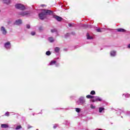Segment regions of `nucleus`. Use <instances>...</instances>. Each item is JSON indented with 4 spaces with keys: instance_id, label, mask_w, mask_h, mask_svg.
<instances>
[{
    "instance_id": "nucleus-1",
    "label": "nucleus",
    "mask_w": 130,
    "mask_h": 130,
    "mask_svg": "<svg viewBox=\"0 0 130 130\" xmlns=\"http://www.w3.org/2000/svg\"><path fill=\"white\" fill-rule=\"evenodd\" d=\"M52 11L49 10H42V13L39 14V18L41 20L45 19L46 15H51Z\"/></svg>"
},
{
    "instance_id": "nucleus-2",
    "label": "nucleus",
    "mask_w": 130,
    "mask_h": 130,
    "mask_svg": "<svg viewBox=\"0 0 130 130\" xmlns=\"http://www.w3.org/2000/svg\"><path fill=\"white\" fill-rule=\"evenodd\" d=\"M85 102L86 100L85 98L83 96H81L77 101L76 103L78 105H83Z\"/></svg>"
},
{
    "instance_id": "nucleus-3",
    "label": "nucleus",
    "mask_w": 130,
    "mask_h": 130,
    "mask_svg": "<svg viewBox=\"0 0 130 130\" xmlns=\"http://www.w3.org/2000/svg\"><path fill=\"white\" fill-rule=\"evenodd\" d=\"M15 8L18 9L19 10H24L25 6L23 4H17L15 5Z\"/></svg>"
},
{
    "instance_id": "nucleus-4",
    "label": "nucleus",
    "mask_w": 130,
    "mask_h": 130,
    "mask_svg": "<svg viewBox=\"0 0 130 130\" xmlns=\"http://www.w3.org/2000/svg\"><path fill=\"white\" fill-rule=\"evenodd\" d=\"M19 15H20V16H22L23 17L25 16L26 17H29V16H30V12L29 11L21 12L19 13Z\"/></svg>"
},
{
    "instance_id": "nucleus-5",
    "label": "nucleus",
    "mask_w": 130,
    "mask_h": 130,
    "mask_svg": "<svg viewBox=\"0 0 130 130\" xmlns=\"http://www.w3.org/2000/svg\"><path fill=\"white\" fill-rule=\"evenodd\" d=\"M1 31L3 35H6L8 34V31H7V29L4 26H2L1 28Z\"/></svg>"
},
{
    "instance_id": "nucleus-6",
    "label": "nucleus",
    "mask_w": 130,
    "mask_h": 130,
    "mask_svg": "<svg viewBox=\"0 0 130 130\" xmlns=\"http://www.w3.org/2000/svg\"><path fill=\"white\" fill-rule=\"evenodd\" d=\"M4 46L6 49H11V43H10V42L5 43Z\"/></svg>"
},
{
    "instance_id": "nucleus-7",
    "label": "nucleus",
    "mask_w": 130,
    "mask_h": 130,
    "mask_svg": "<svg viewBox=\"0 0 130 130\" xmlns=\"http://www.w3.org/2000/svg\"><path fill=\"white\" fill-rule=\"evenodd\" d=\"M94 99L92 100V102H96V101H102V99L100 98L99 96H94Z\"/></svg>"
},
{
    "instance_id": "nucleus-8",
    "label": "nucleus",
    "mask_w": 130,
    "mask_h": 130,
    "mask_svg": "<svg viewBox=\"0 0 130 130\" xmlns=\"http://www.w3.org/2000/svg\"><path fill=\"white\" fill-rule=\"evenodd\" d=\"M14 24H15V25H21V24H22V20L18 19V20L15 21Z\"/></svg>"
},
{
    "instance_id": "nucleus-9",
    "label": "nucleus",
    "mask_w": 130,
    "mask_h": 130,
    "mask_svg": "<svg viewBox=\"0 0 130 130\" xmlns=\"http://www.w3.org/2000/svg\"><path fill=\"white\" fill-rule=\"evenodd\" d=\"M54 18L57 20V21H60L62 20V18L58 16H54Z\"/></svg>"
},
{
    "instance_id": "nucleus-10",
    "label": "nucleus",
    "mask_w": 130,
    "mask_h": 130,
    "mask_svg": "<svg viewBox=\"0 0 130 130\" xmlns=\"http://www.w3.org/2000/svg\"><path fill=\"white\" fill-rule=\"evenodd\" d=\"M111 56H115L116 55V52L115 51H112L110 52Z\"/></svg>"
},
{
    "instance_id": "nucleus-11",
    "label": "nucleus",
    "mask_w": 130,
    "mask_h": 130,
    "mask_svg": "<svg viewBox=\"0 0 130 130\" xmlns=\"http://www.w3.org/2000/svg\"><path fill=\"white\" fill-rule=\"evenodd\" d=\"M1 127H2L3 128H7L9 127V125L7 124H2L1 125Z\"/></svg>"
},
{
    "instance_id": "nucleus-12",
    "label": "nucleus",
    "mask_w": 130,
    "mask_h": 130,
    "mask_svg": "<svg viewBox=\"0 0 130 130\" xmlns=\"http://www.w3.org/2000/svg\"><path fill=\"white\" fill-rule=\"evenodd\" d=\"M118 32H125V29L123 28H118L116 29Z\"/></svg>"
},
{
    "instance_id": "nucleus-13",
    "label": "nucleus",
    "mask_w": 130,
    "mask_h": 130,
    "mask_svg": "<svg viewBox=\"0 0 130 130\" xmlns=\"http://www.w3.org/2000/svg\"><path fill=\"white\" fill-rule=\"evenodd\" d=\"M86 98H87V99H93V98H94V96L91 95H86Z\"/></svg>"
},
{
    "instance_id": "nucleus-14",
    "label": "nucleus",
    "mask_w": 130,
    "mask_h": 130,
    "mask_svg": "<svg viewBox=\"0 0 130 130\" xmlns=\"http://www.w3.org/2000/svg\"><path fill=\"white\" fill-rule=\"evenodd\" d=\"M48 41L50 42H54V39L53 38L50 37L48 38Z\"/></svg>"
},
{
    "instance_id": "nucleus-15",
    "label": "nucleus",
    "mask_w": 130,
    "mask_h": 130,
    "mask_svg": "<svg viewBox=\"0 0 130 130\" xmlns=\"http://www.w3.org/2000/svg\"><path fill=\"white\" fill-rule=\"evenodd\" d=\"M55 62H56V61L52 60L50 62L49 66H53V64H55Z\"/></svg>"
},
{
    "instance_id": "nucleus-16",
    "label": "nucleus",
    "mask_w": 130,
    "mask_h": 130,
    "mask_svg": "<svg viewBox=\"0 0 130 130\" xmlns=\"http://www.w3.org/2000/svg\"><path fill=\"white\" fill-rule=\"evenodd\" d=\"M86 36H87V39H89V40L90 39H93V37L90 36V35L89 34H87Z\"/></svg>"
},
{
    "instance_id": "nucleus-17",
    "label": "nucleus",
    "mask_w": 130,
    "mask_h": 130,
    "mask_svg": "<svg viewBox=\"0 0 130 130\" xmlns=\"http://www.w3.org/2000/svg\"><path fill=\"white\" fill-rule=\"evenodd\" d=\"M4 3H5V4H10V0H3Z\"/></svg>"
},
{
    "instance_id": "nucleus-18",
    "label": "nucleus",
    "mask_w": 130,
    "mask_h": 130,
    "mask_svg": "<svg viewBox=\"0 0 130 130\" xmlns=\"http://www.w3.org/2000/svg\"><path fill=\"white\" fill-rule=\"evenodd\" d=\"M20 128H22V126L21 125H18L16 126L15 128V129L18 130V129H20Z\"/></svg>"
},
{
    "instance_id": "nucleus-19",
    "label": "nucleus",
    "mask_w": 130,
    "mask_h": 130,
    "mask_svg": "<svg viewBox=\"0 0 130 130\" xmlns=\"http://www.w3.org/2000/svg\"><path fill=\"white\" fill-rule=\"evenodd\" d=\"M103 110H104V108L101 107L99 108V112L100 113H101V112H102V111H103Z\"/></svg>"
},
{
    "instance_id": "nucleus-20",
    "label": "nucleus",
    "mask_w": 130,
    "mask_h": 130,
    "mask_svg": "<svg viewBox=\"0 0 130 130\" xmlns=\"http://www.w3.org/2000/svg\"><path fill=\"white\" fill-rule=\"evenodd\" d=\"M55 52H59V48L58 47L55 48Z\"/></svg>"
},
{
    "instance_id": "nucleus-21",
    "label": "nucleus",
    "mask_w": 130,
    "mask_h": 130,
    "mask_svg": "<svg viewBox=\"0 0 130 130\" xmlns=\"http://www.w3.org/2000/svg\"><path fill=\"white\" fill-rule=\"evenodd\" d=\"M83 27H85L86 28H91V25H89L88 24H84Z\"/></svg>"
},
{
    "instance_id": "nucleus-22",
    "label": "nucleus",
    "mask_w": 130,
    "mask_h": 130,
    "mask_svg": "<svg viewBox=\"0 0 130 130\" xmlns=\"http://www.w3.org/2000/svg\"><path fill=\"white\" fill-rule=\"evenodd\" d=\"M76 112H78V113L81 111V109L80 108H76Z\"/></svg>"
},
{
    "instance_id": "nucleus-23",
    "label": "nucleus",
    "mask_w": 130,
    "mask_h": 130,
    "mask_svg": "<svg viewBox=\"0 0 130 130\" xmlns=\"http://www.w3.org/2000/svg\"><path fill=\"white\" fill-rule=\"evenodd\" d=\"M46 55H50V54H51V53L49 51H48L46 52Z\"/></svg>"
},
{
    "instance_id": "nucleus-24",
    "label": "nucleus",
    "mask_w": 130,
    "mask_h": 130,
    "mask_svg": "<svg viewBox=\"0 0 130 130\" xmlns=\"http://www.w3.org/2000/svg\"><path fill=\"white\" fill-rule=\"evenodd\" d=\"M129 96H130L129 94H128V93H126V94H125V97L126 98H128Z\"/></svg>"
},
{
    "instance_id": "nucleus-25",
    "label": "nucleus",
    "mask_w": 130,
    "mask_h": 130,
    "mask_svg": "<svg viewBox=\"0 0 130 130\" xmlns=\"http://www.w3.org/2000/svg\"><path fill=\"white\" fill-rule=\"evenodd\" d=\"M51 32L52 33H54V32H56V29L54 28V29H51Z\"/></svg>"
},
{
    "instance_id": "nucleus-26",
    "label": "nucleus",
    "mask_w": 130,
    "mask_h": 130,
    "mask_svg": "<svg viewBox=\"0 0 130 130\" xmlns=\"http://www.w3.org/2000/svg\"><path fill=\"white\" fill-rule=\"evenodd\" d=\"M90 108H91V109H95V106H94L93 105H90Z\"/></svg>"
},
{
    "instance_id": "nucleus-27",
    "label": "nucleus",
    "mask_w": 130,
    "mask_h": 130,
    "mask_svg": "<svg viewBox=\"0 0 130 130\" xmlns=\"http://www.w3.org/2000/svg\"><path fill=\"white\" fill-rule=\"evenodd\" d=\"M39 31H43V27L42 26H40L39 28Z\"/></svg>"
},
{
    "instance_id": "nucleus-28",
    "label": "nucleus",
    "mask_w": 130,
    "mask_h": 130,
    "mask_svg": "<svg viewBox=\"0 0 130 130\" xmlns=\"http://www.w3.org/2000/svg\"><path fill=\"white\" fill-rule=\"evenodd\" d=\"M95 91H94V90H92V91H91V92H90V94L91 95H95Z\"/></svg>"
},
{
    "instance_id": "nucleus-29",
    "label": "nucleus",
    "mask_w": 130,
    "mask_h": 130,
    "mask_svg": "<svg viewBox=\"0 0 130 130\" xmlns=\"http://www.w3.org/2000/svg\"><path fill=\"white\" fill-rule=\"evenodd\" d=\"M5 116H10V114H9V112H7L5 113Z\"/></svg>"
},
{
    "instance_id": "nucleus-30",
    "label": "nucleus",
    "mask_w": 130,
    "mask_h": 130,
    "mask_svg": "<svg viewBox=\"0 0 130 130\" xmlns=\"http://www.w3.org/2000/svg\"><path fill=\"white\" fill-rule=\"evenodd\" d=\"M96 31H97V32H102V30H101V29L100 28H97Z\"/></svg>"
},
{
    "instance_id": "nucleus-31",
    "label": "nucleus",
    "mask_w": 130,
    "mask_h": 130,
    "mask_svg": "<svg viewBox=\"0 0 130 130\" xmlns=\"http://www.w3.org/2000/svg\"><path fill=\"white\" fill-rule=\"evenodd\" d=\"M69 36H70V34L67 33V34L65 35V38H67V37H69Z\"/></svg>"
},
{
    "instance_id": "nucleus-32",
    "label": "nucleus",
    "mask_w": 130,
    "mask_h": 130,
    "mask_svg": "<svg viewBox=\"0 0 130 130\" xmlns=\"http://www.w3.org/2000/svg\"><path fill=\"white\" fill-rule=\"evenodd\" d=\"M36 32L35 31H32L31 32V35H32V36H34V35H35Z\"/></svg>"
},
{
    "instance_id": "nucleus-33",
    "label": "nucleus",
    "mask_w": 130,
    "mask_h": 130,
    "mask_svg": "<svg viewBox=\"0 0 130 130\" xmlns=\"http://www.w3.org/2000/svg\"><path fill=\"white\" fill-rule=\"evenodd\" d=\"M26 28H27V29H30V25L29 24L26 25Z\"/></svg>"
},
{
    "instance_id": "nucleus-34",
    "label": "nucleus",
    "mask_w": 130,
    "mask_h": 130,
    "mask_svg": "<svg viewBox=\"0 0 130 130\" xmlns=\"http://www.w3.org/2000/svg\"><path fill=\"white\" fill-rule=\"evenodd\" d=\"M57 127V124H55V125L53 126V128H56Z\"/></svg>"
},
{
    "instance_id": "nucleus-35",
    "label": "nucleus",
    "mask_w": 130,
    "mask_h": 130,
    "mask_svg": "<svg viewBox=\"0 0 130 130\" xmlns=\"http://www.w3.org/2000/svg\"><path fill=\"white\" fill-rule=\"evenodd\" d=\"M69 27H72V24H69Z\"/></svg>"
},
{
    "instance_id": "nucleus-36",
    "label": "nucleus",
    "mask_w": 130,
    "mask_h": 130,
    "mask_svg": "<svg viewBox=\"0 0 130 130\" xmlns=\"http://www.w3.org/2000/svg\"><path fill=\"white\" fill-rule=\"evenodd\" d=\"M58 66H59V63H58L56 64V67H58Z\"/></svg>"
},
{
    "instance_id": "nucleus-37",
    "label": "nucleus",
    "mask_w": 130,
    "mask_h": 130,
    "mask_svg": "<svg viewBox=\"0 0 130 130\" xmlns=\"http://www.w3.org/2000/svg\"><path fill=\"white\" fill-rule=\"evenodd\" d=\"M128 48H130V44L128 45Z\"/></svg>"
},
{
    "instance_id": "nucleus-38",
    "label": "nucleus",
    "mask_w": 130,
    "mask_h": 130,
    "mask_svg": "<svg viewBox=\"0 0 130 130\" xmlns=\"http://www.w3.org/2000/svg\"><path fill=\"white\" fill-rule=\"evenodd\" d=\"M128 114L129 115H130V112H128Z\"/></svg>"
},
{
    "instance_id": "nucleus-39",
    "label": "nucleus",
    "mask_w": 130,
    "mask_h": 130,
    "mask_svg": "<svg viewBox=\"0 0 130 130\" xmlns=\"http://www.w3.org/2000/svg\"><path fill=\"white\" fill-rule=\"evenodd\" d=\"M36 130H39V129H37Z\"/></svg>"
}]
</instances>
